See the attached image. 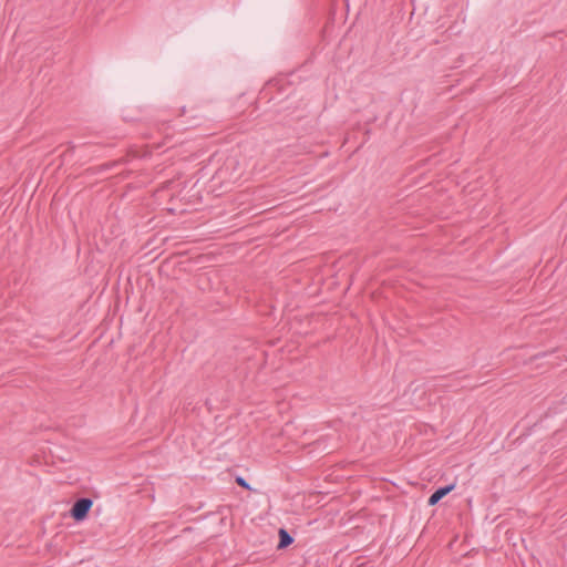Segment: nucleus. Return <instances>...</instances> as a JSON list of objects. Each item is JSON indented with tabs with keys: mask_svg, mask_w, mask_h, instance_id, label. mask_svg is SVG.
<instances>
[{
	"mask_svg": "<svg viewBox=\"0 0 567 567\" xmlns=\"http://www.w3.org/2000/svg\"><path fill=\"white\" fill-rule=\"evenodd\" d=\"M279 543L277 545L278 549H284L290 546L293 543V537L289 534V532L285 528H280L278 532Z\"/></svg>",
	"mask_w": 567,
	"mask_h": 567,
	"instance_id": "7ed1b4c3",
	"label": "nucleus"
},
{
	"mask_svg": "<svg viewBox=\"0 0 567 567\" xmlns=\"http://www.w3.org/2000/svg\"><path fill=\"white\" fill-rule=\"evenodd\" d=\"M236 483H237L240 487H243V488H245V489H248V491H250V489H251V487H250L249 483H248V482L246 481V478H244L243 476H237V477H236Z\"/></svg>",
	"mask_w": 567,
	"mask_h": 567,
	"instance_id": "20e7f679",
	"label": "nucleus"
},
{
	"mask_svg": "<svg viewBox=\"0 0 567 567\" xmlns=\"http://www.w3.org/2000/svg\"><path fill=\"white\" fill-rule=\"evenodd\" d=\"M455 487V484H449L436 488L427 499L429 506L436 505L443 497H445Z\"/></svg>",
	"mask_w": 567,
	"mask_h": 567,
	"instance_id": "f03ea898",
	"label": "nucleus"
},
{
	"mask_svg": "<svg viewBox=\"0 0 567 567\" xmlns=\"http://www.w3.org/2000/svg\"><path fill=\"white\" fill-rule=\"evenodd\" d=\"M92 505H93V502L91 498H87V497L79 498L78 501L74 502V504L71 508L70 513H71L72 518L75 522L83 520L87 516Z\"/></svg>",
	"mask_w": 567,
	"mask_h": 567,
	"instance_id": "f257e3e1",
	"label": "nucleus"
}]
</instances>
